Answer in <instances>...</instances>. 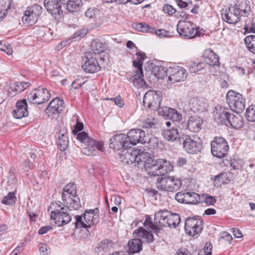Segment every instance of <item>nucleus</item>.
<instances>
[{
	"label": "nucleus",
	"mask_w": 255,
	"mask_h": 255,
	"mask_svg": "<svg viewBox=\"0 0 255 255\" xmlns=\"http://www.w3.org/2000/svg\"><path fill=\"white\" fill-rule=\"evenodd\" d=\"M83 123L78 122L72 132L74 135H77V139L78 140L87 145L83 149L84 154L88 156L96 155L98 154V150L101 151L104 150L103 143L89 137L87 133L85 131L80 132L83 129Z\"/></svg>",
	"instance_id": "f257e3e1"
},
{
	"label": "nucleus",
	"mask_w": 255,
	"mask_h": 255,
	"mask_svg": "<svg viewBox=\"0 0 255 255\" xmlns=\"http://www.w3.org/2000/svg\"><path fill=\"white\" fill-rule=\"evenodd\" d=\"M64 206L70 210H78L81 207L80 198L76 194V185L73 183L67 184L62 194Z\"/></svg>",
	"instance_id": "f03ea898"
},
{
	"label": "nucleus",
	"mask_w": 255,
	"mask_h": 255,
	"mask_svg": "<svg viewBox=\"0 0 255 255\" xmlns=\"http://www.w3.org/2000/svg\"><path fill=\"white\" fill-rule=\"evenodd\" d=\"M144 169L150 176H162L171 171L173 166L166 160L152 159L150 163H146Z\"/></svg>",
	"instance_id": "7ed1b4c3"
},
{
	"label": "nucleus",
	"mask_w": 255,
	"mask_h": 255,
	"mask_svg": "<svg viewBox=\"0 0 255 255\" xmlns=\"http://www.w3.org/2000/svg\"><path fill=\"white\" fill-rule=\"evenodd\" d=\"M222 19L229 24H235L238 22L241 17H247L250 11L246 9H241L236 6L223 8L221 11Z\"/></svg>",
	"instance_id": "20e7f679"
},
{
	"label": "nucleus",
	"mask_w": 255,
	"mask_h": 255,
	"mask_svg": "<svg viewBox=\"0 0 255 255\" xmlns=\"http://www.w3.org/2000/svg\"><path fill=\"white\" fill-rule=\"evenodd\" d=\"M50 208L54 209L51 212V219L54 221L58 226H64L71 221V215L67 212L66 209L62 206L61 202L52 203Z\"/></svg>",
	"instance_id": "39448f33"
},
{
	"label": "nucleus",
	"mask_w": 255,
	"mask_h": 255,
	"mask_svg": "<svg viewBox=\"0 0 255 255\" xmlns=\"http://www.w3.org/2000/svg\"><path fill=\"white\" fill-rule=\"evenodd\" d=\"M226 100L232 111L237 113L242 112L246 107V99L240 93L230 90L227 94Z\"/></svg>",
	"instance_id": "423d86ee"
},
{
	"label": "nucleus",
	"mask_w": 255,
	"mask_h": 255,
	"mask_svg": "<svg viewBox=\"0 0 255 255\" xmlns=\"http://www.w3.org/2000/svg\"><path fill=\"white\" fill-rule=\"evenodd\" d=\"M177 30L180 36L188 39L200 37L202 34L194 24L189 21L180 20L177 25Z\"/></svg>",
	"instance_id": "0eeeda50"
},
{
	"label": "nucleus",
	"mask_w": 255,
	"mask_h": 255,
	"mask_svg": "<svg viewBox=\"0 0 255 255\" xmlns=\"http://www.w3.org/2000/svg\"><path fill=\"white\" fill-rule=\"evenodd\" d=\"M182 185L180 180L173 176L159 177L157 180L156 187L159 190L173 192L178 190Z\"/></svg>",
	"instance_id": "6e6552de"
},
{
	"label": "nucleus",
	"mask_w": 255,
	"mask_h": 255,
	"mask_svg": "<svg viewBox=\"0 0 255 255\" xmlns=\"http://www.w3.org/2000/svg\"><path fill=\"white\" fill-rule=\"evenodd\" d=\"M162 101V94L160 91L149 90L144 95L143 103L144 107L152 110H157L160 107Z\"/></svg>",
	"instance_id": "1a4fd4ad"
},
{
	"label": "nucleus",
	"mask_w": 255,
	"mask_h": 255,
	"mask_svg": "<svg viewBox=\"0 0 255 255\" xmlns=\"http://www.w3.org/2000/svg\"><path fill=\"white\" fill-rule=\"evenodd\" d=\"M211 147L212 155L219 158L225 157L229 150L228 144L222 137H215L211 142Z\"/></svg>",
	"instance_id": "9d476101"
},
{
	"label": "nucleus",
	"mask_w": 255,
	"mask_h": 255,
	"mask_svg": "<svg viewBox=\"0 0 255 255\" xmlns=\"http://www.w3.org/2000/svg\"><path fill=\"white\" fill-rule=\"evenodd\" d=\"M183 146L185 151L190 154H196L202 149V142L200 138L197 135L185 134L183 136Z\"/></svg>",
	"instance_id": "9b49d317"
},
{
	"label": "nucleus",
	"mask_w": 255,
	"mask_h": 255,
	"mask_svg": "<svg viewBox=\"0 0 255 255\" xmlns=\"http://www.w3.org/2000/svg\"><path fill=\"white\" fill-rule=\"evenodd\" d=\"M65 0H44V5L47 10L56 19L60 18L63 14V7H65Z\"/></svg>",
	"instance_id": "f8f14e48"
},
{
	"label": "nucleus",
	"mask_w": 255,
	"mask_h": 255,
	"mask_svg": "<svg viewBox=\"0 0 255 255\" xmlns=\"http://www.w3.org/2000/svg\"><path fill=\"white\" fill-rule=\"evenodd\" d=\"M50 97V94L48 90L39 87L31 92L28 95L27 100L30 103L40 105L49 100Z\"/></svg>",
	"instance_id": "ddd939ff"
},
{
	"label": "nucleus",
	"mask_w": 255,
	"mask_h": 255,
	"mask_svg": "<svg viewBox=\"0 0 255 255\" xmlns=\"http://www.w3.org/2000/svg\"><path fill=\"white\" fill-rule=\"evenodd\" d=\"M41 12L42 7L38 4L28 7L22 16V21L29 25H32L36 22Z\"/></svg>",
	"instance_id": "4468645a"
},
{
	"label": "nucleus",
	"mask_w": 255,
	"mask_h": 255,
	"mask_svg": "<svg viewBox=\"0 0 255 255\" xmlns=\"http://www.w3.org/2000/svg\"><path fill=\"white\" fill-rule=\"evenodd\" d=\"M202 230V221L198 218H188L185 223V230L186 234L194 236L200 233Z\"/></svg>",
	"instance_id": "2eb2a0df"
},
{
	"label": "nucleus",
	"mask_w": 255,
	"mask_h": 255,
	"mask_svg": "<svg viewBox=\"0 0 255 255\" xmlns=\"http://www.w3.org/2000/svg\"><path fill=\"white\" fill-rule=\"evenodd\" d=\"M167 72L169 74L168 82L169 83L170 82V84L184 81L187 74L184 68L178 66L170 67Z\"/></svg>",
	"instance_id": "dca6fc26"
},
{
	"label": "nucleus",
	"mask_w": 255,
	"mask_h": 255,
	"mask_svg": "<svg viewBox=\"0 0 255 255\" xmlns=\"http://www.w3.org/2000/svg\"><path fill=\"white\" fill-rule=\"evenodd\" d=\"M128 143L130 145H136L138 143L146 142V135L144 131L141 129H130L126 134Z\"/></svg>",
	"instance_id": "f3484780"
},
{
	"label": "nucleus",
	"mask_w": 255,
	"mask_h": 255,
	"mask_svg": "<svg viewBox=\"0 0 255 255\" xmlns=\"http://www.w3.org/2000/svg\"><path fill=\"white\" fill-rule=\"evenodd\" d=\"M109 146L111 148H113L115 150L130 147L127 136L124 133L117 134L111 138L110 139Z\"/></svg>",
	"instance_id": "a211bd4d"
},
{
	"label": "nucleus",
	"mask_w": 255,
	"mask_h": 255,
	"mask_svg": "<svg viewBox=\"0 0 255 255\" xmlns=\"http://www.w3.org/2000/svg\"><path fill=\"white\" fill-rule=\"evenodd\" d=\"M84 71L87 73H94L101 69V67L97 61V57L93 55L88 56L82 66Z\"/></svg>",
	"instance_id": "6ab92c4d"
},
{
	"label": "nucleus",
	"mask_w": 255,
	"mask_h": 255,
	"mask_svg": "<svg viewBox=\"0 0 255 255\" xmlns=\"http://www.w3.org/2000/svg\"><path fill=\"white\" fill-rule=\"evenodd\" d=\"M64 108V101L58 98L53 99L48 105L45 112L48 116L60 113Z\"/></svg>",
	"instance_id": "aec40b11"
},
{
	"label": "nucleus",
	"mask_w": 255,
	"mask_h": 255,
	"mask_svg": "<svg viewBox=\"0 0 255 255\" xmlns=\"http://www.w3.org/2000/svg\"><path fill=\"white\" fill-rule=\"evenodd\" d=\"M136 150L128 148L123 149L120 154V161L126 164H135V156L137 155Z\"/></svg>",
	"instance_id": "412c9836"
},
{
	"label": "nucleus",
	"mask_w": 255,
	"mask_h": 255,
	"mask_svg": "<svg viewBox=\"0 0 255 255\" xmlns=\"http://www.w3.org/2000/svg\"><path fill=\"white\" fill-rule=\"evenodd\" d=\"M12 115L16 119H21L28 115L26 100L23 99L17 102L16 108L13 110Z\"/></svg>",
	"instance_id": "4be33fe9"
},
{
	"label": "nucleus",
	"mask_w": 255,
	"mask_h": 255,
	"mask_svg": "<svg viewBox=\"0 0 255 255\" xmlns=\"http://www.w3.org/2000/svg\"><path fill=\"white\" fill-rule=\"evenodd\" d=\"M85 17L90 22L100 23L103 14L96 7H90L85 12Z\"/></svg>",
	"instance_id": "5701e85b"
},
{
	"label": "nucleus",
	"mask_w": 255,
	"mask_h": 255,
	"mask_svg": "<svg viewBox=\"0 0 255 255\" xmlns=\"http://www.w3.org/2000/svg\"><path fill=\"white\" fill-rule=\"evenodd\" d=\"M164 137L168 141H176L183 139V136L185 134L180 131H178L177 128H172L170 129H165L163 132Z\"/></svg>",
	"instance_id": "b1692460"
},
{
	"label": "nucleus",
	"mask_w": 255,
	"mask_h": 255,
	"mask_svg": "<svg viewBox=\"0 0 255 255\" xmlns=\"http://www.w3.org/2000/svg\"><path fill=\"white\" fill-rule=\"evenodd\" d=\"M228 124L234 128H241L244 125L243 117L239 113H237L236 114L230 113L227 126H228Z\"/></svg>",
	"instance_id": "393cba45"
},
{
	"label": "nucleus",
	"mask_w": 255,
	"mask_h": 255,
	"mask_svg": "<svg viewBox=\"0 0 255 255\" xmlns=\"http://www.w3.org/2000/svg\"><path fill=\"white\" fill-rule=\"evenodd\" d=\"M203 122L199 117H190L188 121L187 128L192 132H197L201 129Z\"/></svg>",
	"instance_id": "a878e982"
},
{
	"label": "nucleus",
	"mask_w": 255,
	"mask_h": 255,
	"mask_svg": "<svg viewBox=\"0 0 255 255\" xmlns=\"http://www.w3.org/2000/svg\"><path fill=\"white\" fill-rule=\"evenodd\" d=\"M169 212L167 210H161L155 214L154 220H155L156 227H159L160 229L162 227H166L167 220Z\"/></svg>",
	"instance_id": "bb28decb"
},
{
	"label": "nucleus",
	"mask_w": 255,
	"mask_h": 255,
	"mask_svg": "<svg viewBox=\"0 0 255 255\" xmlns=\"http://www.w3.org/2000/svg\"><path fill=\"white\" fill-rule=\"evenodd\" d=\"M137 155L135 156V166H139L143 165L145 168L146 163H150L153 159L150 157L148 152L140 151L139 150H136Z\"/></svg>",
	"instance_id": "cd10ccee"
},
{
	"label": "nucleus",
	"mask_w": 255,
	"mask_h": 255,
	"mask_svg": "<svg viewBox=\"0 0 255 255\" xmlns=\"http://www.w3.org/2000/svg\"><path fill=\"white\" fill-rule=\"evenodd\" d=\"M99 213V209L95 208L94 209L87 210L85 211L84 214V220L85 221V228L91 227L94 225V220L95 217L96 218L98 217V213Z\"/></svg>",
	"instance_id": "c85d7f7f"
},
{
	"label": "nucleus",
	"mask_w": 255,
	"mask_h": 255,
	"mask_svg": "<svg viewBox=\"0 0 255 255\" xmlns=\"http://www.w3.org/2000/svg\"><path fill=\"white\" fill-rule=\"evenodd\" d=\"M189 107L193 112H203L206 108V103L203 99L193 98L190 101Z\"/></svg>",
	"instance_id": "c756f323"
},
{
	"label": "nucleus",
	"mask_w": 255,
	"mask_h": 255,
	"mask_svg": "<svg viewBox=\"0 0 255 255\" xmlns=\"http://www.w3.org/2000/svg\"><path fill=\"white\" fill-rule=\"evenodd\" d=\"M229 114L230 113L228 112L227 109L220 108L219 110H217L214 113V119L219 124L227 125Z\"/></svg>",
	"instance_id": "7c9ffc66"
},
{
	"label": "nucleus",
	"mask_w": 255,
	"mask_h": 255,
	"mask_svg": "<svg viewBox=\"0 0 255 255\" xmlns=\"http://www.w3.org/2000/svg\"><path fill=\"white\" fill-rule=\"evenodd\" d=\"M142 249V243L139 239L130 240L128 243V253L132 255L139 253Z\"/></svg>",
	"instance_id": "2f4dec72"
},
{
	"label": "nucleus",
	"mask_w": 255,
	"mask_h": 255,
	"mask_svg": "<svg viewBox=\"0 0 255 255\" xmlns=\"http://www.w3.org/2000/svg\"><path fill=\"white\" fill-rule=\"evenodd\" d=\"M134 234H135L136 237L141 238L143 242L147 243H150L154 240L153 234L143 227H139L138 229L135 230Z\"/></svg>",
	"instance_id": "473e14b6"
},
{
	"label": "nucleus",
	"mask_w": 255,
	"mask_h": 255,
	"mask_svg": "<svg viewBox=\"0 0 255 255\" xmlns=\"http://www.w3.org/2000/svg\"><path fill=\"white\" fill-rule=\"evenodd\" d=\"M107 48V44L104 41L99 40H93L91 44V49L94 54V56L103 52Z\"/></svg>",
	"instance_id": "72a5a7b5"
},
{
	"label": "nucleus",
	"mask_w": 255,
	"mask_h": 255,
	"mask_svg": "<svg viewBox=\"0 0 255 255\" xmlns=\"http://www.w3.org/2000/svg\"><path fill=\"white\" fill-rule=\"evenodd\" d=\"M205 62L211 66L219 65V57L213 51L209 50L204 54Z\"/></svg>",
	"instance_id": "f704fd0d"
},
{
	"label": "nucleus",
	"mask_w": 255,
	"mask_h": 255,
	"mask_svg": "<svg viewBox=\"0 0 255 255\" xmlns=\"http://www.w3.org/2000/svg\"><path fill=\"white\" fill-rule=\"evenodd\" d=\"M57 144L60 150L62 151H64L67 148L69 139L66 132H61V130L59 132Z\"/></svg>",
	"instance_id": "c9c22d12"
},
{
	"label": "nucleus",
	"mask_w": 255,
	"mask_h": 255,
	"mask_svg": "<svg viewBox=\"0 0 255 255\" xmlns=\"http://www.w3.org/2000/svg\"><path fill=\"white\" fill-rule=\"evenodd\" d=\"M143 77V70H136L135 71V74L132 76L133 84L138 88L143 87L145 84V82L142 78Z\"/></svg>",
	"instance_id": "e433bc0d"
},
{
	"label": "nucleus",
	"mask_w": 255,
	"mask_h": 255,
	"mask_svg": "<svg viewBox=\"0 0 255 255\" xmlns=\"http://www.w3.org/2000/svg\"><path fill=\"white\" fill-rule=\"evenodd\" d=\"M12 0H0V20L5 17L11 8Z\"/></svg>",
	"instance_id": "4c0bfd02"
},
{
	"label": "nucleus",
	"mask_w": 255,
	"mask_h": 255,
	"mask_svg": "<svg viewBox=\"0 0 255 255\" xmlns=\"http://www.w3.org/2000/svg\"><path fill=\"white\" fill-rule=\"evenodd\" d=\"M180 222L181 218L179 214H171V212H169L167 220L166 227L175 228L179 224Z\"/></svg>",
	"instance_id": "58836bf2"
},
{
	"label": "nucleus",
	"mask_w": 255,
	"mask_h": 255,
	"mask_svg": "<svg viewBox=\"0 0 255 255\" xmlns=\"http://www.w3.org/2000/svg\"><path fill=\"white\" fill-rule=\"evenodd\" d=\"M136 58L135 60L133 61V66L137 70H142V65L143 61L146 57V55L145 53L138 51L136 53Z\"/></svg>",
	"instance_id": "ea45409f"
},
{
	"label": "nucleus",
	"mask_w": 255,
	"mask_h": 255,
	"mask_svg": "<svg viewBox=\"0 0 255 255\" xmlns=\"http://www.w3.org/2000/svg\"><path fill=\"white\" fill-rule=\"evenodd\" d=\"M185 200V204H196L202 202L200 196L198 194L190 192H186Z\"/></svg>",
	"instance_id": "a19ab883"
},
{
	"label": "nucleus",
	"mask_w": 255,
	"mask_h": 255,
	"mask_svg": "<svg viewBox=\"0 0 255 255\" xmlns=\"http://www.w3.org/2000/svg\"><path fill=\"white\" fill-rule=\"evenodd\" d=\"M66 4L67 9L70 12H73L80 9V7L82 5V2L81 0H69Z\"/></svg>",
	"instance_id": "79ce46f5"
},
{
	"label": "nucleus",
	"mask_w": 255,
	"mask_h": 255,
	"mask_svg": "<svg viewBox=\"0 0 255 255\" xmlns=\"http://www.w3.org/2000/svg\"><path fill=\"white\" fill-rule=\"evenodd\" d=\"M134 28L142 32H149L153 33L155 28L148 24L144 23H138L135 24Z\"/></svg>",
	"instance_id": "37998d69"
},
{
	"label": "nucleus",
	"mask_w": 255,
	"mask_h": 255,
	"mask_svg": "<svg viewBox=\"0 0 255 255\" xmlns=\"http://www.w3.org/2000/svg\"><path fill=\"white\" fill-rule=\"evenodd\" d=\"M245 43L247 49L255 54V35H249L245 37Z\"/></svg>",
	"instance_id": "c03bdc74"
},
{
	"label": "nucleus",
	"mask_w": 255,
	"mask_h": 255,
	"mask_svg": "<svg viewBox=\"0 0 255 255\" xmlns=\"http://www.w3.org/2000/svg\"><path fill=\"white\" fill-rule=\"evenodd\" d=\"M167 116L172 121L179 122L182 120V115L172 108H169L167 111Z\"/></svg>",
	"instance_id": "a18cd8bd"
},
{
	"label": "nucleus",
	"mask_w": 255,
	"mask_h": 255,
	"mask_svg": "<svg viewBox=\"0 0 255 255\" xmlns=\"http://www.w3.org/2000/svg\"><path fill=\"white\" fill-rule=\"evenodd\" d=\"M166 70L163 66H155L153 67L151 73L157 79H163L165 75Z\"/></svg>",
	"instance_id": "49530a36"
},
{
	"label": "nucleus",
	"mask_w": 255,
	"mask_h": 255,
	"mask_svg": "<svg viewBox=\"0 0 255 255\" xmlns=\"http://www.w3.org/2000/svg\"><path fill=\"white\" fill-rule=\"evenodd\" d=\"M157 120L154 118H147L142 122L141 126L144 128H155Z\"/></svg>",
	"instance_id": "de8ad7c7"
},
{
	"label": "nucleus",
	"mask_w": 255,
	"mask_h": 255,
	"mask_svg": "<svg viewBox=\"0 0 255 255\" xmlns=\"http://www.w3.org/2000/svg\"><path fill=\"white\" fill-rule=\"evenodd\" d=\"M246 117L249 122H255V105L249 106L246 111Z\"/></svg>",
	"instance_id": "09e8293b"
},
{
	"label": "nucleus",
	"mask_w": 255,
	"mask_h": 255,
	"mask_svg": "<svg viewBox=\"0 0 255 255\" xmlns=\"http://www.w3.org/2000/svg\"><path fill=\"white\" fill-rule=\"evenodd\" d=\"M29 86V84L28 82H17L13 84L12 88H13L14 91L20 93L26 89Z\"/></svg>",
	"instance_id": "8fccbe9b"
},
{
	"label": "nucleus",
	"mask_w": 255,
	"mask_h": 255,
	"mask_svg": "<svg viewBox=\"0 0 255 255\" xmlns=\"http://www.w3.org/2000/svg\"><path fill=\"white\" fill-rule=\"evenodd\" d=\"M143 224L145 227L147 228V229H151L154 231L160 230V228L159 227H156L155 220H154V222H152L151 220V218L149 215L146 216L145 220Z\"/></svg>",
	"instance_id": "3c124183"
},
{
	"label": "nucleus",
	"mask_w": 255,
	"mask_h": 255,
	"mask_svg": "<svg viewBox=\"0 0 255 255\" xmlns=\"http://www.w3.org/2000/svg\"><path fill=\"white\" fill-rule=\"evenodd\" d=\"M16 200L15 194L9 192L2 200V203L5 205H11L15 203Z\"/></svg>",
	"instance_id": "603ef678"
},
{
	"label": "nucleus",
	"mask_w": 255,
	"mask_h": 255,
	"mask_svg": "<svg viewBox=\"0 0 255 255\" xmlns=\"http://www.w3.org/2000/svg\"><path fill=\"white\" fill-rule=\"evenodd\" d=\"M204 64L203 63H192L189 66V70L191 73H196L204 68Z\"/></svg>",
	"instance_id": "864d4df0"
},
{
	"label": "nucleus",
	"mask_w": 255,
	"mask_h": 255,
	"mask_svg": "<svg viewBox=\"0 0 255 255\" xmlns=\"http://www.w3.org/2000/svg\"><path fill=\"white\" fill-rule=\"evenodd\" d=\"M99 248L103 252H107L112 247V242L108 240L102 241L99 245Z\"/></svg>",
	"instance_id": "5fc2aeb1"
},
{
	"label": "nucleus",
	"mask_w": 255,
	"mask_h": 255,
	"mask_svg": "<svg viewBox=\"0 0 255 255\" xmlns=\"http://www.w3.org/2000/svg\"><path fill=\"white\" fill-rule=\"evenodd\" d=\"M233 71L236 74L240 76L247 75L249 73V71L248 69H245L244 67L239 66H235L233 68Z\"/></svg>",
	"instance_id": "6e6d98bb"
},
{
	"label": "nucleus",
	"mask_w": 255,
	"mask_h": 255,
	"mask_svg": "<svg viewBox=\"0 0 255 255\" xmlns=\"http://www.w3.org/2000/svg\"><path fill=\"white\" fill-rule=\"evenodd\" d=\"M158 139L154 135H151L146 142L150 148H155L158 145Z\"/></svg>",
	"instance_id": "4d7b16f0"
},
{
	"label": "nucleus",
	"mask_w": 255,
	"mask_h": 255,
	"mask_svg": "<svg viewBox=\"0 0 255 255\" xmlns=\"http://www.w3.org/2000/svg\"><path fill=\"white\" fill-rule=\"evenodd\" d=\"M202 197L204 199L205 202L208 205H214V204L216 202V199L213 196L207 194H203L202 195Z\"/></svg>",
	"instance_id": "13d9d810"
},
{
	"label": "nucleus",
	"mask_w": 255,
	"mask_h": 255,
	"mask_svg": "<svg viewBox=\"0 0 255 255\" xmlns=\"http://www.w3.org/2000/svg\"><path fill=\"white\" fill-rule=\"evenodd\" d=\"M86 81L82 78H77L72 83V87L75 89H77L81 87L85 83Z\"/></svg>",
	"instance_id": "bf43d9fd"
},
{
	"label": "nucleus",
	"mask_w": 255,
	"mask_h": 255,
	"mask_svg": "<svg viewBox=\"0 0 255 255\" xmlns=\"http://www.w3.org/2000/svg\"><path fill=\"white\" fill-rule=\"evenodd\" d=\"M223 240H224L225 241L227 242L228 244H231L233 240V238L230 234L224 232L221 234L219 240V241H221Z\"/></svg>",
	"instance_id": "052dcab7"
},
{
	"label": "nucleus",
	"mask_w": 255,
	"mask_h": 255,
	"mask_svg": "<svg viewBox=\"0 0 255 255\" xmlns=\"http://www.w3.org/2000/svg\"><path fill=\"white\" fill-rule=\"evenodd\" d=\"M0 49L5 52L8 55H11L12 53V49L9 44H2L1 42L0 43Z\"/></svg>",
	"instance_id": "680f3d73"
},
{
	"label": "nucleus",
	"mask_w": 255,
	"mask_h": 255,
	"mask_svg": "<svg viewBox=\"0 0 255 255\" xmlns=\"http://www.w3.org/2000/svg\"><path fill=\"white\" fill-rule=\"evenodd\" d=\"M186 192H178L176 194L175 199L180 203L185 204Z\"/></svg>",
	"instance_id": "e2e57ef3"
},
{
	"label": "nucleus",
	"mask_w": 255,
	"mask_h": 255,
	"mask_svg": "<svg viewBox=\"0 0 255 255\" xmlns=\"http://www.w3.org/2000/svg\"><path fill=\"white\" fill-rule=\"evenodd\" d=\"M108 99L109 100V99ZM109 100L114 102L120 108H122L124 106V102L120 96L114 98H110Z\"/></svg>",
	"instance_id": "0e129e2a"
},
{
	"label": "nucleus",
	"mask_w": 255,
	"mask_h": 255,
	"mask_svg": "<svg viewBox=\"0 0 255 255\" xmlns=\"http://www.w3.org/2000/svg\"><path fill=\"white\" fill-rule=\"evenodd\" d=\"M76 221L75 223V226L76 228H84L85 222L82 219V217L81 216H76Z\"/></svg>",
	"instance_id": "69168bd1"
},
{
	"label": "nucleus",
	"mask_w": 255,
	"mask_h": 255,
	"mask_svg": "<svg viewBox=\"0 0 255 255\" xmlns=\"http://www.w3.org/2000/svg\"><path fill=\"white\" fill-rule=\"evenodd\" d=\"M244 29L246 32L255 33V24L254 22L246 24Z\"/></svg>",
	"instance_id": "338daca9"
},
{
	"label": "nucleus",
	"mask_w": 255,
	"mask_h": 255,
	"mask_svg": "<svg viewBox=\"0 0 255 255\" xmlns=\"http://www.w3.org/2000/svg\"><path fill=\"white\" fill-rule=\"evenodd\" d=\"M163 10L165 13L168 14L172 15L176 12V10L171 5L167 4L165 5L163 7Z\"/></svg>",
	"instance_id": "774afa93"
}]
</instances>
